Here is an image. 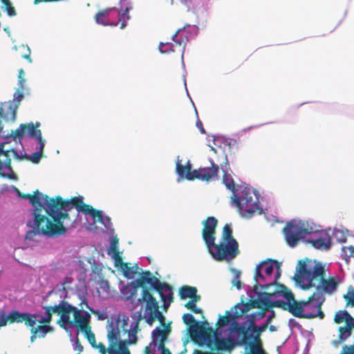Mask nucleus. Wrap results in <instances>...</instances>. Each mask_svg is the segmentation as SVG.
I'll return each instance as SVG.
<instances>
[{"instance_id":"f257e3e1","label":"nucleus","mask_w":354,"mask_h":354,"mask_svg":"<svg viewBox=\"0 0 354 354\" xmlns=\"http://www.w3.org/2000/svg\"><path fill=\"white\" fill-rule=\"evenodd\" d=\"M19 196L28 199L34 207V227L47 236H59L65 234L66 229L64 225L73 222L68 213L72 208H75L77 213L88 214V204L84 203L82 196H75L70 200H64L59 196L50 198L37 189L33 194Z\"/></svg>"},{"instance_id":"f03ea898","label":"nucleus","mask_w":354,"mask_h":354,"mask_svg":"<svg viewBox=\"0 0 354 354\" xmlns=\"http://www.w3.org/2000/svg\"><path fill=\"white\" fill-rule=\"evenodd\" d=\"M45 315L40 313H20L12 310L8 315L10 324L24 323L30 328V341L33 342L37 337H45L47 333L53 332L50 326L53 314L60 315L57 324L63 328L75 326L77 333H82L84 337L88 339V313H83L76 307L71 305L65 300H62L58 304L44 306Z\"/></svg>"},{"instance_id":"7ed1b4c3","label":"nucleus","mask_w":354,"mask_h":354,"mask_svg":"<svg viewBox=\"0 0 354 354\" xmlns=\"http://www.w3.org/2000/svg\"><path fill=\"white\" fill-rule=\"evenodd\" d=\"M293 279L303 290L315 289L311 298L320 308L326 300L324 295L335 293L340 283L339 277L329 275L322 262L308 258L298 261Z\"/></svg>"},{"instance_id":"20e7f679","label":"nucleus","mask_w":354,"mask_h":354,"mask_svg":"<svg viewBox=\"0 0 354 354\" xmlns=\"http://www.w3.org/2000/svg\"><path fill=\"white\" fill-rule=\"evenodd\" d=\"M232 200L243 217L249 218L254 213L261 214L263 212L259 197L251 187H243L239 195L236 194L232 196Z\"/></svg>"},{"instance_id":"39448f33","label":"nucleus","mask_w":354,"mask_h":354,"mask_svg":"<svg viewBox=\"0 0 354 354\" xmlns=\"http://www.w3.org/2000/svg\"><path fill=\"white\" fill-rule=\"evenodd\" d=\"M290 298L289 313L298 318L313 319L319 317L323 319L325 316L322 308L315 303L311 295L307 300L297 301L292 292L289 294Z\"/></svg>"},{"instance_id":"423d86ee","label":"nucleus","mask_w":354,"mask_h":354,"mask_svg":"<svg viewBox=\"0 0 354 354\" xmlns=\"http://www.w3.org/2000/svg\"><path fill=\"white\" fill-rule=\"evenodd\" d=\"M139 301L145 303V318L148 324L152 325L156 320H158L161 324L167 326L165 324V317L159 310V304L156 299L153 296V293L149 289H145L142 292V297Z\"/></svg>"},{"instance_id":"0eeeda50","label":"nucleus","mask_w":354,"mask_h":354,"mask_svg":"<svg viewBox=\"0 0 354 354\" xmlns=\"http://www.w3.org/2000/svg\"><path fill=\"white\" fill-rule=\"evenodd\" d=\"M278 277H279V272H277L276 279L274 282L265 284L261 286V288L264 290H268L271 288H273L274 290H271V297H278L280 296H283L286 299V301L283 300H277L274 301H271L270 300V308H280L284 310L289 311L290 298H289V294H291L292 292L284 285L277 283L276 281Z\"/></svg>"},{"instance_id":"6e6552de","label":"nucleus","mask_w":354,"mask_h":354,"mask_svg":"<svg viewBox=\"0 0 354 354\" xmlns=\"http://www.w3.org/2000/svg\"><path fill=\"white\" fill-rule=\"evenodd\" d=\"M208 252L217 261H230L239 253V243L237 241H221L218 244L214 243V245L211 247Z\"/></svg>"},{"instance_id":"1a4fd4ad","label":"nucleus","mask_w":354,"mask_h":354,"mask_svg":"<svg viewBox=\"0 0 354 354\" xmlns=\"http://www.w3.org/2000/svg\"><path fill=\"white\" fill-rule=\"evenodd\" d=\"M11 157L20 158L16 150L7 148L6 143L0 144V176L10 180H17V176L11 167Z\"/></svg>"},{"instance_id":"9d476101","label":"nucleus","mask_w":354,"mask_h":354,"mask_svg":"<svg viewBox=\"0 0 354 354\" xmlns=\"http://www.w3.org/2000/svg\"><path fill=\"white\" fill-rule=\"evenodd\" d=\"M334 321L337 324L345 322L344 326L339 328V340L333 341L334 346H337L340 342L345 341L352 334L354 328V318L346 310H339L335 315Z\"/></svg>"},{"instance_id":"9b49d317","label":"nucleus","mask_w":354,"mask_h":354,"mask_svg":"<svg viewBox=\"0 0 354 354\" xmlns=\"http://www.w3.org/2000/svg\"><path fill=\"white\" fill-rule=\"evenodd\" d=\"M283 233L287 244L293 248L304 235L313 233V229L306 228L296 224L295 221H290L283 229Z\"/></svg>"},{"instance_id":"f8f14e48","label":"nucleus","mask_w":354,"mask_h":354,"mask_svg":"<svg viewBox=\"0 0 354 354\" xmlns=\"http://www.w3.org/2000/svg\"><path fill=\"white\" fill-rule=\"evenodd\" d=\"M39 126V122H36L35 124L32 122L21 124L16 130L11 131L10 136L14 140H20L24 137H28L36 139L39 142L45 141L42 138L41 130L37 129Z\"/></svg>"},{"instance_id":"ddd939ff","label":"nucleus","mask_w":354,"mask_h":354,"mask_svg":"<svg viewBox=\"0 0 354 354\" xmlns=\"http://www.w3.org/2000/svg\"><path fill=\"white\" fill-rule=\"evenodd\" d=\"M118 327L111 326L108 331L109 345L107 348L109 354H130L127 342L120 338Z\"/></svg>"},{"instance_id":"4468645a","label":"nucleus","mask_w":354,"mask_h":354,"mask_svg":"<svg viewBox=\"0 0 354 354\" xmlns=\"http://www.w3.org/2000/svg\"><path fill=\"white\" fill-rule=\"evenodd\" d=\"M219 167L214 162H210L209 167H200L192 171V174L187 176V180H193L199 179L203 181H215L218 178Z\"/></svg>"},{"instance_id":"2eb2a0df","label":"nucleus","mask_w":354,"mask_h":354,"mask_svg":"<svg viewBox=\"0 0 354 354\" xmlns=\"http://www.w3.org/2000/svg\"><path fill=\"white\" fill-rule=\"evenodd\" d=\"M170 332L171 327L169 325H167L164 326L162 328L157 326L151 333L152 344L153 346H157L158 350L161 352V354H171L170 351L165 346V342ZM185 353L186 349L180 354H185Z\"/></svg>"},{"instance_id":"dca6fc26","label":"nucleus","mask_w":354,"mask_h":354,"mask_svg":"<svg viewBox=\"0 0 354 354\" xmlns=\"http://www.w3.org/2000/svg\"><path fill=\"white\" fill-rule=\"evenodd\" d=\"M217 224L218 221L214 216H209L203 222L202 237L208 250L214 245Z\"/></svg>"},{"instance_id":"f3484780","label":"nucleus","mask_w":354,"mask_h":354,"mask_svg":"<svg viewBox=\"0 0 354 354\" xmlns=\"http://www.w3.org/2000/svg\"><path fill=\"white\" fill-rule=\"evenodd\" d=\"M274 266H276L278 270L280 269L279 263L276 260L271 259L262 261L257 266L254 275V279L256 281L254 284L255 289L257 288L259 281H264L266 280L262 272H264L266 276L270 277L273 272Z\"/></svg>"},{"instance_id":"a211bd4d","label":"nucleus","mask_w":354,"mask_h":354,"mask_svg":"<svg viewBox=\"0 0 354 354\" xmlns=\"http://www.w3.org/2000/svg\"><path fill=\"white\" fill-rule=\"evenodd\" d=\"M183 321L185 324L189 326L192 336H198L206 339L209 337L206 328L199 322H197L194 317L190 313H185L183 315ZM211 330V328H209Z\"/></svg>"},{"instance_id":"6ab92c4d","label":"nucleus","mask_w":354,"mask_h":354,"mask_svg":"<svg viewBox=\"0 0 354 354\" xmlns=\"http://www.w3.org/2000/svg\"><path fill=\"white\" fill-rule=\"evenodd\" d=\"M23 90L19 88L14 94V101H9L1 104V106H7L8 110L5 115V120L15 122L16 120V115L18 106L24 98Z\"/></svg>"},{"instance_id":"aec40b11","label":"nucleus","mask_w":354,"mask_h":354,"mask_svg":"<svg viewBox=\"0 0 354 354\" xmlns=\"http://www.w3.org/2000/svg\"><path fill=\"white\" fill-rule=\"evenodd\" d=\"M154 290L159 294L163 302V307L166 310L174 301L172 287L165 282L160 281Z\"/></svg>"},{"instance_id":"412c9836","label":"nucleus","mask_w":354,"mask_h":354,"mask_svg":"<svg viewBox=\"0 0 354 354\" xmlns=\"http://www.w3.org/2000/svg\"><path fill=\"white\" fill-rule=\"evenodd\" d=\"M194 28V26L192 27L189 24L185 25L183 28H179L171 37L172 40L176 44V46H178L180 48V51L182 52V57H183L185 46L189 40V32L187 31V28Z\"/></svg>"},{"instance_id":"4be33fe9","label":"nucleus","mask_w":354,"mask_h":354,"mask_svg":"<svg viewBox=\"0 0 354 354\" xmlns=\"http://www.w3.org/2000/svg\"><path fill=\"white\" fill-rule=\"evenodd\" d=\"M271 298V291L261 293L257 299L250 300L246 302L250 310L252 308L262 309L270 308V299Z\"/></svg>"},{"instance_id":"5701e85b","label":"nucleus","mask_w":354,"mask_h":354,"mask_svg":"<svg viewBox=\"0 0 354 354\" xmlns=\"http://www.w3.org/2000/svg\"><path fill=\"white\" fill-rule=\"evenodd\" d=\"M160 281L153 276L150 271H146L143 272L140 278L137 280V283L142 288V290L149 289L147 287L148 284L150 285L153 290H155Z\"/></svg>"},{"instance_id":"b1692460","label":"nucleus","mask_w":354,"mask_h":354,"mask_svg":"<svg viewBox=\"0 0 354 354\" xmlns=\"http://www.w3.org/2000/svg\"><path fill=\"white\" fill-rule=\"evenodd\" d=\"M90 216L92 217L94 223L98 222L106 230L110 229L112 226L110 217L104 216L101 210L96 209L91 205H90Z\"/></svg>"},{"instance_id":"393cba45","label":"nucleus","mask_w":354,"mask_h":354,"mask_svg":"<svg viewBox=\"0 0 354 354\" xmlns=\"http://www.w3.org/2000/svg\"><path fill=\"white\" fill-rule=\"evenodd\" d=\"M107 254L114 261L115 267H118V264L122 263V257L119 251V239L117 236L112 238L110 246L107 250Z\"/></svg>"},{"instance_id":"a878e982","label":"nucleus","mask_w":354,"mask_h":354,"mask_svg":"<svg viewBox=\"0 0 354 354\" xmlns=\"http://www.w3.org/2000/svg\"><path fill=\"white\" fill-rule=\"evenodd\" d=\"M308 242L316 249L329 250L331 247V239L328 234L320 236L317 239H311Z\"/></svg>"},{"instance_id":"bb28decb","label":"nucleus","mask_w":354,"mask_h":354,"mask_svg":"<svg viewBox=\"0 0 354 354\" xmlns=\"http://www.w3.org/2000/svg\"><path fill=\"white\" fill-rule=\"evenodd\" d=\"M115 10L118 11V9L115 7L113 8H108L105 10H101L99 12H97L95 16V20L97 24L103 25V26H108L109 25V15L111 13V11ZM118 24V22L114 23V24H110L111 26H117Z\"/></svg>"},{"instance_id":"cd10ccee","label":"nucleus","mask_w":354,"mask_h":354,"mask_svg":"<svg viewBox=\"0 0 354 354\" xmlns=\"http://www.w3.org/2000/svg\"><path fill=\"white\" fill-rule=\"evenodd\" d=\"M261 334H258L254 332H250L248 344L250 347V353H253V352H256L257 350H261V351H264L261 345Z\"/></svg>"},{"instance_id":"c85d7f7f","label":"nucleus","mask_w":354,"mask_h":354,"mask_svg":"<svg viewBox=\"0 0 354 354\" xmlns=\"http://www.w3.org/2000/svg\"><path fill=\"white\" fill-rule=\"evenodd\" d=\"M231 330L242 335V343L248 344V339L250 334L249 326L247 328L245 324H239L238 322H234L232 324Z\"/></svg>"},{"instance_id":"c756f323","label":"nucleus","mask_w":354,"mask_h":354,"mask_svg":"<svg viewBox=\"0 0 354 354\" xmlns=\"http://www.w3.org/2000/svg\"><path fill=\"white\" fill-rule=\"evenodd\" d=\"M44 142L45 141L39 142V150L33 153L31 156H28L26 153L24 155H21V156L18 154V156L20 157L19 158H17L15 157H14V158L19 160H21L23 159H28L33 163H35V164L39 163L41 158L42 153L44 151V146H45Z\"/></svg>"},{"instance_id":"7c9ffc66","label":"nucleus","mask_w":354,"mask_h":354,"mask_svg":"<svg viewBox=\"0 0 354 354\" xmlns=\"http://www.w3.org/2000/svg\"><path fill=\"white\" fill-rule=\"evenodd\" d=\"M118 267H120L123 270L124 275L129 279L133 278L136 274L139 273L140 268L137 264L133 266H130L129 263H124L122 261V263L118 264Z\"/></svg>"},{"instance_id":"2f4dec72","label":"nucleus","mask_w":354,"mask_h":354,"mask_svg":"<svg viewBox=\"0 0 354 354\" xmlns=\"http://www.w3.org/2000/svg\"><path fill=\"white\" fill-rule=\"evenodd\" d=\"M97 295L102 299L109 297L110 295V287L106 280H100L97 282L96 286Z\"/></svg>"},{"instance_id":"473e14b6","label":"nucleus","mask_w":354,"mask_h":354,"mask_svg":"<svg viewBox=\"0 0 354 354\" xmlns=\"http://www.w3.org/2000/svg\"><path fill=\"white\" fill-rule=\"evenodd\" d=\"M250 310V307L248 306L246 302L241 301L239 304H236L232 310V317L234 319L241 317L244 314Z\"/></svg>"},{"instance_id":"72a5a7b5","label":"nucleus","mask_w":354,"mask_h":354,"mask_svg":"<svg viewBox=\"0 0 354 354\" xmlns=\"http://www.w3.org/2000/svg\"><path fill=\"white\" fill-rule=\"evenodd\" d=\"M221 241L230 242L236 241L232 235L231 224L227 223L224 225Z\"/></svg>"},{"instance_id":"f704fd0d","label":"nucleus","mask_w":354,"mask_h":354,"mask_svg":"<svg viewBox=\"0 0 354 354\" xmlns=\"http://www.w3.org/2000/svg\"><path fill=\"white\" fill-rule=\"evenodd\" d=\"M195 292H197V288L188 286L181 287L179 290V295L182 299H190Z\"/></svg>"},{"instance_id":"c9c22d12","label":"nucleus","mask_w":354,"mask_h":354,"mask_svg":"<svg viewBox=\"0 0 354 354\" xmlns=\"http://www.w3.org/2000/svg\"><path fill=\"white\" fill-rule=\"evenodd\" d=\"M233 319H234V318L232 317V313H230L229 310H227L225 312V316H219V318L216 324V326H217V328H223L228 325V324Z\"/></svg>"},{"instance_id":"e433bc0d","label":"nucleus","mask_w":354,"mask_h":354,"mask_svg":"<svg viewBox=\"0 0 354 354\" xmlns=\"http://www.w3.org/2000/svg\"><path fill=\"white\" fill-rule=\"evenodd\" d=\"M138 330V322H137L135 323V326L133 328H131L129 330H127L128 333V339L126 340H124L123 342H127V346L128 344H132L137 342V332Z\"/></svg>"},{"instance_id":"4c0bfd02","label":"nucleus","mask_w":354,"mask_h":354,"mask_svg":"<svg viewBox=\"0 0 354 354\" xmlns=\"http://www.w3.org/2000/svg\"><path fill=\"white\" fill-rule=\"evenodd\" d=\"M223 183L225 184L227 189L232 192V196H234V194H236V188L234 180L232 177L226 171H224L223 176Z\"/></svg>"},{"instance_id":"58836bf2","label":"nucleus","mask_w":354,"mask_h":354,"mask_svg":"<svg viewBox=\"0 0 354 354\" xmlns=\"http://www.w3.org/2000/svg\"><path fill=\"white\" fill-rule=\"evenodd\" d=\"M270 308H264L262 309H259L257 312L251 314L249 315L248 322L250 324H254L256 320L261 319L263 318L266 315V311L269 310Z\"/></svg>"},{"instance_id":"ea45409f","label":"nucleus","mask_w":354,"mask_h":354,"mask_svg":"<svg viewBox=\"0 0 354 354\" xmlns=\"http://www.w3.org/2000/svg\"><path fill=\"white\" fill-rule=\"evenodd\" d=\"M346 301V307H354V288L353 286H349L347 292L344 295Z\"/></svg>"},{"instance_id":"a19ab883","label":"nucleus","mask_w":354,"mask_h":354,"mask_svg":"<svg viewBox=\"0 0 354 354\" xmlns=\"http://www.w3.org/2000/svg\"><path fill=\"white\" fill-rule=\"evenodd\" d=\"M130 9L131 7H125L122 12H118L119 22L121 23V28L126 27V21L130 19V16L129 15Z\"/></svg>"},{"instance_id":"79ce46f5","label":"nucleus","mask_w":354,"mask_h":354,"mask_svg":"<svg viewBox=\"0 0 354 354\" xmlns=\"http://www.w3.org/2000/svg\"><path fill=\"white\" fill-rule=\"evenodd\" d=\"M90 344L93 348H97L101 354H106V348L105 346L102 343L97 344L96 341H95V334L91 330H90Z\"/></svg>"},{"instance_id":"37998d69","label":"nucleus","mask_w":354,"mask_h":354,"mask_svg":"<svg viewBox=\"0 0 354 354\" xmlns=\"http://www.w3.org/2000/svg\"><path fill=\"white\" fill-rule=\"evenodd\" d=\"M354 254V246H344L342 248V256L348 261L350 258L353 257Z\"/></svg>"},{"instance_id":"c03bdc74","label":"nucleus","mask_w":354,"mask_h":354,"mask_svg":"<svg viewBox=\"0 0 354 354\" xmlns=\"http://www.w3.org/2000/svg\"><path fill=\"white\" fill-rule=\"evenodd\" d=\"M4 6L5 10L9 17H14L17 15L15 8L12 6L10 0H1Z\"/></svg>"},{"instance_id":"a18cd8bd","label":"nucleus","mask_w":354,"mask_h":354,"mask_svg":"<svg viewBox=\"0 0 354 354\" xmlns=\"http://www.w3.org/2000/svg\"><path fill=\"white\" fill-rule=\"evenodd\" d=\"M159 50L161 53H169L174 52V44L169 42H160L158 46Z\"/></svg>"},{"instance_id":"49530a36","label":"nucleus","mask_w":354,"mask_h":354,"mask_svg":"<svg viewBox=\"0 0 354 354\" xmlns=\"http://www.w3.org/2000/svg\"><path fill=\"white\" fill-rule=\"evenodd\" d=\"M18 49L21 51V57L24 59H26L28 61V62H31L30 58V50L28 46L21 45L19 46Z\"/></svg>"},{"instance_id":"de8ad7c7","label":"nucleus","mask_w":354,"mask_h":354,"mask_svg":"<svg viewBox=\"0 0 354 354\" xmlns=\"http://www.w3.org/2000/svg\"><path fill=\"white\" fill-rule=\"evenodd\" d=\"M268 326L267 323H263L260 326H255L254 324L249 325L250 332H254L258 334H261V333L264 332Z\"/></svg>"},{"instance_id":"09e8293b","label":"nucleus","mask_w":354,"mask_h":354,"mask_svg":"<svg viewBox=\"0 0 354 354\" xmlns=\"http://www.w3.org/2000/svg\"><path fill=\"white\" fill-rule=\"evenodd\" d=\"M176 165V170L178 175L180 177H185L187 174L186 167L182 165L181 160L178 159Z\"/></svg>"},{"instance_id":"8fccbe9b","label":"nucleus","mask_w":354,"mask_h":354,"mask_svg":"<svg viewBox=\"0 0 354 354\" xmlns=\"http://www.w3.org/2000/svg\"><path fill=\"white\" fill-rule=\"evenodd\" d=\"M185 307L187 308V309L190 310L192 312H193L195 314H202L203 313L202 309L198 308L196 306V304H195V303H192L191 301H187L185 304Z\"/></svg>"},{"instance_id":"3c124183","label":"nucleus","mask_w":354,"mask_h":354,"mask_svg":"<svg viewBox=\"0 0 354 354\" xmlns=\"http://www.w3.org/2000/svg\"><path fill=\"white\" fill-rule=\"evenodd\" d=\"M215 346L218 350H225L227 346V340L224 338L216 339Z\"/></svg>"},{"instance_id":"603ef678","label":"nucleus","mask_w":354,"mask_h":354,"mask_svg":"<svg viewBox=\"0 0 354 354\" xmlns=\"http://www.w3.org/2000/svg\"><path fill=\"white\" fill-rule=\"evenodd\" d=\"M90 313L95 315L98 320H104L108 317L106 313H105L104 311L95 310L94 309H93L91 307H90Z\"/></svg>"},{"instance_id":"864d4df0","label":"nucleus","mask_w":354,"mask_h":354,"mask_svg":"<svg viewBox=\"0 0 354 354\" xmlns=\"http://www.w3.org/2000/svg\"><path fill=\"white\" fill-rule=\"evenodd\" d=\"M334 236L337 241L339 243H345L346 241V236L342 230H335Z\"/></svg>"},{"instance_id":"5fc2aeb1","label":"nucleus","mask_w":354,"mask_h":354,"mask_svg":"<svg viewBox=\"0 0 354 354\" xmlns=\"http://www.w3.org/2000/svg\"><path fill=\"white\" fill-rule=\"evenodd\" d=\"M24 75H25V73H24V70L22 68H21L19 71V74H18L19 86V88L21 90L24 89V83L26 82V80L24 78Z\"/></svg>"},{"instance_id":"6e6d98bb","label":"nucleus","mask_w":354,"mask_h":354,"mask_svg":"<svg viewBox=\"0 0 354 354\" xmlns=\"http://www.w3.org/2000/svg\"><path fill=\"white\" fill-rule=\"evenodd\" d=\"M124 292L126 295V297L127 299H133V297L136 294V289L133 287H131V288L127 287L124 289Z\"/></svg>"},{"instance_id":"4d7b16f0","label":"nucleus","mask_w":354,"mask_h":354,"mask_svg":"<svg viewBox=\"0 0 354 354\" xmlns=\"http://www.w3.org/2000/svg\"><path fill=\"white\" fill-rule=\"evenodd\" d=\"M339 354H354V344L351 346H344Z\"/></svg>"},{"instance_id":"13d9d810","label":"nucleus","mask_w":354,"mask_h":354,"mask_svg":"<svg viewBox=\"0 0 354 354\" xmlns=\"http://www.w3.org/2000/svg\"><path fill=\"white\" fill-rule=\"evenodd\" d=\"M8 322H9L8 317L5 312L2 311L0 315V328L2 326H6Z\"/></svg>"},{"instance_id":"bf43d9fd","label":"nucleus","mask_w":354,"mask_h":354,"mask_svg":"<svg viewBox=\"0 0 354 354\" xmlns=\"http://www.w3.org/2000/svg\"><path fill=\"white\" fill-rule=\"evenodd\" d=\"M32 227L36 231H29V232H28L26 235V238L27 239H32L33 236H35L37 234H43L41 232L38 231L36 228L34 227H35L34 224H33V225Z\"/></svg>"},{"instance_id":"052dcab7","label":"nucleus","mask_w":354,"mask_h":354,"mask_svg":"<svg viewBox=\"0 0 354 354\" xmlns=\"http://www.w3.org/2000/svg\"><path fill=\"white\" fill-rule=\"evenodd\" d=\"M6 113V111H5L3 108L2 106H1L0 107V135L2 133L3 128V124H2L1 118L5 119Z\"/></svg>"},{"instance_id":"680f3d73","label":"nucleus","mask_w":354,"mask_h":354,"mask_svg":"<svg viewBox=\"0 0 354 354\" xmlns=\"http://www.w3.org/2000/svg\"><path fill=\"white\" fill-rule=\"evenodd\" d=\"M74 349L78 352V354H81V353L83 351V346H82L78 339H76Z\"/></svg>"},{"instance_id":"e2e57ef3","label":"nucleus","mask_w":354,"mask_h":354,"mask_svg":"<svg viewBox=\"0 0 354 354\" xmlns=\"http://www.w3.org/2000/svg\"><path fill=\"white\" fill-rule=\"evenodd\" d=\"M201 300V296L197 295V292H195L192 297L190 298L189 301L196 304Z\"/></svg>"},{"instance_id":"0e129e2a","label":"nucleus","mask_w":354,"mask_h":354,"mask_svg":"<svg viewBox=\"0 0 354 354\" xmlns=\"http://www.w3.org/2000/svg\"><path fill=\"white\" fill-rule=\"evenodd\" d=\"M185 167H186V171H187V174L185 175V178L187 179V176L188 174L190 173L192 174V171L191 170L192 169V165L189 162V160L187 161L186 165L185 166Z\"/></svg>"},{"instance_id":"69168bd1","label":"nucleus","mask_w":354,"mask_h":354,"mask_svg":"<svg viewBox=\"0 0 354 354\" xmlns=\"http://www.w3.org/2000/svg\"><path fill=\"white\" fill-rule=\"evenodd\" d=\"M152 342L149 344V345L147 346L145 348L144 353L145 354H154V353L152 351L151 346L152 345Z\"/></svg>"},{"instance_id":"338daca9","label":"nucleus","mask_w":354,"mask_h":354,"mask_svg":"<svg viewBox=\"0 0 354 354\" xmlns=\"http://www.w3.org/2000/svg\"><path fill=\"white\" fill-rule=\"evenodd\" d=\"M196 127L200 129L202 133H205V131L203 127V124L200 120L196 122Z\"/></svg>"},{"instance_id":"774afa93","label":"nucleus","mask_w":354,"mask_h":354,"mask_svg":"<svg viewBox=\"0 0 354 354\" xmlns=\"http://www.w3.org/2000/svg\"><path fill=\"white\" fill-rule=\"evenodd\" d=\"M274 317V311H272V314L270 315L266 321V323H267L268 324H269V323L272 321V318Z\"/></svg>"}]
</instances>
